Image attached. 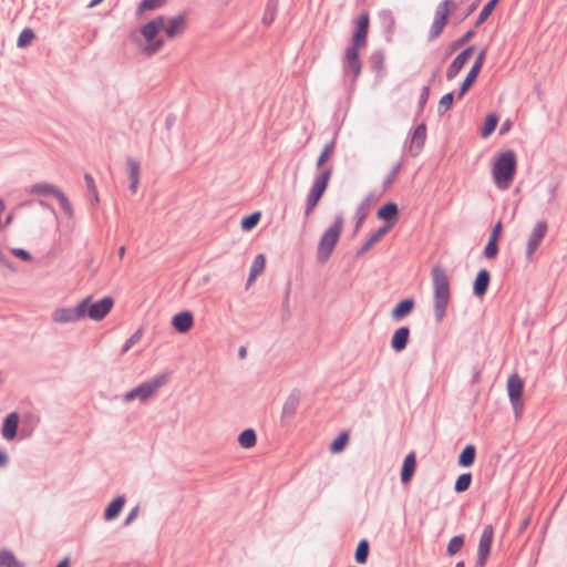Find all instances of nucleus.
Masks as SVG:
<instances>
[{"mask_svg":"<svg viewBox=\"0 0 567 567\" xmlns=\"http://www.w3.org/2000/svg\"><path fill=\"white\" fill-rule=\"evenodd\" d=\"M416 467L415 454L410 453L405 456L402 471H401V480L403 483H409L414 474Z\"/></svg>","mask_w":567,"mask_h":567,"instance_id":"obj_24","label":"nucleus"},{"mask_svg":"<svg viewBox=\"0 0 567 567\" xmlns=\"http://www.w3.org/2000/svg\"><path fill=\"white\" fill-rule=\"evenodd\" d=\"M369 30V14L362 13L355 23V31L352 37V43L350 47L364 49L367 47V37Z\"/></svg>","mask_w":567,"mask_h":567,"instance_id":"obj_13","label":"nucleus"},{"mask_svg":"<svg viewBox=\"0 0 567 567\" xmlns=\"http://www.w3.org/2000/svg\"><path fill=\"white\" fill-rule=\"evenodd\" d=\"M493 534H482L477 550V567H484L491 551Z\"/></svg>","mask_w":567,"mask_h":567,"instance_id":"obj_19","label":"nucleus"},{"mask_svg":"<svg viewBox=\"0 0 567 567\" xmlns=\"http://www.w3.org/2000/svg\"><path fill=\"white\" fill-rule=\"evenodd\" d=\"M426 140V127L424 124L419 125L414 132L411 140V144L409 151L412 156H417L422 151L424 143Z\"/></svg>","mask_w":567,"mask_h":567,"instance_id":"obj_17","label":"nucleus"},{"mask_svg":"<svg viewBox=\"0 0 567 567\" xmlns=\"http://www.w3.org/2000/svg\"><path fill=\"white\" fill-rule=\"evenodd\" d=\"M474 35V31H467L460 40H457L454 44L455 48L462 47Z\"/></svg>","mask_w":567,"mask_h":567,"instance_id":"obj_55","label":"nucleus"},{"mask_svg":"<svg viewBox=\"0 0 567 567\" xmlns=\"http://www.w3.org/2000/svg\"><path fill=\"white\" fill-rule=\"evenodd\" d=\"M82 310V318L92 321L103 320L113 309L114 300L112 297H104L94 301L92 297H86L79 301Z\"/></svg>","mask_w":567,"mask_h":567,"instance_id":"obj_5","label":"nucleus"},{"mask_svg":"<svg viewBox=\"0 0 567 567\" xmlns=\"http://www.w3.org/2000/svg\"><path fill=\"white\" fill-rule=\"evenodd\" d=\"M489 280H491L489 272L485 269L480 270L478 274L476 275L474 286H473L474 295L477 297H482L488 288Z\"/></svg>","mask_w":567,"mask_h":567,"instance_id":"obj_22","label":"nucleus"},{"mask_svg":"<svg viewBox=\"0 0 567 567\" xmlns=\"http://www.w3.org/2000/svg\"><path fill=\"white\" fill-rule=\"evenodd\" d=\"M0 567H24L9 550L0 551Z\"/></svg>","mask_w":567,"mask_h":567,"instance_id":"obj_35","label":"nucleus"},{"mask_svg":"<svg viewBox=\"0 0 567 567\" xmlns=\"http://www.w3.org/2000/svg\"><path fill=\"white\" fill-rule=\"evenodd\" d=\"M70 566V560L69 558H64L62 561L59 563V565L56 567H69Z\"/></svg>","mask_w":567,"mask_h":567,"instance_id":"obj_58","label":"nucleus"},{"mask_svg":"<svg viewBox=\"0 0 567 567\" xmlns=\"http://www.w3.org/2000/svg\"><path fill=\"white\" fill-rule=\"evenodd\" d=\"M414 308V301L412 299H404L400 301L392 310V318L394 320H401L412 312Z\"/></svg>","mask_w":567,"mask_h":567,"instance_id":"obj_25","label":"nucleus"},{"mask_svg":"<svg viewBox=\"0 0 567 567\" xmlns=\"http://www.w3.org/2000/svg\"><path fill=\"white\" fill-rule=\"evenodd\" d=\"M472 482V475L470 473H465L458 476L455 483V491L457 493H463L468 489Z\"/></svg>","mask_w":567,"mask_h":567,"instance_id":"obj_41","label":"nucleus"},{"mask_svg":"<svg viewBox=\"0 0 567 567\" xmlns=\"http://www.w3.org/2000/svg\"><path fill=\"white\" fill-rule=\"evenodd\" d=\"M7 462V455L0 452V466L4 465Z\"/></svg>","mask_w":567,"mask_h":567,"instance_id":"obj_59","label":"nucleus"},{"mask_svg":"<svg viewBox=\"0 0 567 567\" xmlns=\"http://www.w3.org/2000/svg\"><path fill=\"white\" fill-rule=\"evenodd\" d=\"M431 285L435 320L441 323L452 299L451 278L442 266L435 265L431 268Z\"/></svg>","mask_w":567,"mask_h":567,"instance_id":"obj_2","label":"nucleus"},{"mask_svg":"<svg viewBox=\"0 0 567 567\" xmlns=\"http://www.w3.org/2000/svg\"><path fill=\"white\" fill-rule=\"evenodd\" d=\"M463 544L464 539L462 536H454L449 543L447 553L450 555H455L463 547Z\"/></svg>","mask_w":567,"mask_h":567,"instance_id":"obj_44","label":"nucleus"},{"mask_svg":"<svg viewBox=\"0 0 567 567\" xmlns=\"http://www.w3.org/2000/svg\"><path fill=\"white\" fill-rule=\"evenodd\" d=\"M11 252H12L16 257H18V258H20V259H22V260H24V261H30V260H31V255H30V252H28V251H27V250H24V249H21V248H13V249H11Z\"/></svg>","mask_w":567,"mask_h":567,"instance_id":"obj_51","label":"nucleus"},{"mask_svg":"<svg viewBox=\"0 0 567 567\" xmlns=\"http://www.w3.org/2000/svg\"><path fill=\"white\" fill-rule=\"evenodd\" d=\"M398 215H399L398 205L392 202L381 206L377 213V217L381 220L386 221L385 226H390V229L396 223Z\"/></svg>","mask_w":567,"mask_h":567,"instance_id":"obj_15","label":"nucleus"},{"mask_svg":"<svg viewBox=\"0 0 567 567\" xmlns=\"http://www.w3.org/2000/svg\"><path fill=\"white\" fill-rule=\"evenodd\" d=\"M410 339V329L408 327H401L396 329L391 339V348L395 352L403 351Z\"/></svg>","mask_w":567,"mask_h":567,"instance_id":"obj_18","label":"nucleus"},{"mask_svg":"<svg viewBox=\"0 0 567 567\" xmlns=\"http://www.w3.org/2000/svg\"><path fill=\"white\" fill-rule=\"evenodd\" d=\"M517 169V157L514 151L507 150L497 153L491 163V172L495 186L506 190L514 182Z\"/></svg>","mask_w":567,"mask_h":567,"instance_id":"obj_3","label":"nucleus"},{"mask_svg":"<svg viewBox=\"0 0 567 567\" xmlns=\"http://www.w3.org/2000/svg\"><path fill=\"white\" fill-rule=\"evenodd\" d=\"M367 209L364 207H360L357 212V225H355V231H358L360 229V227L362 226L365 217H367Z\"/></svg>","mask_w":567,"mask_h":567,"instance_id":"obj_52","label":"nucleus"},{"mask_svg":"<svg viewBox=\"0 0 567 567\" xmlns=\"http://www.w3.org/2000/svg\"><path fill=\"white\" fill-rule=\"evenodd\" d=\"M126 169L131 179L130 189L135 194L140 183V163L134 158H128L126 161Z\"/></svg>","mask_w":567,"mask_h":567,"instance_id":"obj_23","label":"nucleus"},{"mask_svg":"<svg viewBox=\"0 0 567 567\" xmlns=\"http://www.w3.org/2000/svg\"><path fill=\"white\" fill-rule=\"evenodd\" d=\"M299 399L296 395L287 398L282 405L280 420L282 424H288L297 413Z\"/></svg>","mask_w":567,"mask_h":567,"instance_id":"obj_20","label":"nucleus"},{"mask_svg":"<svg viewBox=\"0 0 567 567\" xmlns=\"http://www.w3.org/2000/svg\"><path fill=\"white\" fill-rule=\"evenodd\" d=\"M34 37V32L31 29H24L18 38L17 45L25 48L33 41Z\"/></svg>","mask_w":567,"mask_h":567,"instance_id":"obj_43","label":"nucleus"},{"mask_svg":"<svg viewBox=\"0 0 567 567\" xmlns=\"http://www.w3.org/2000/svg\"><path fill=\"white\" fill-rule=\"evenodd\" d=\"M185 28L186 18L183 14L172 18L158 16L141 27L137 33L132 34V39L142 54L152 56L164 45L161 31H164L167 39H174L183 34Z\"/></svg>","mask_w":567,"mask_h":567,"instance_id":"obj_1","label":"nucleus"},{"mask_svg":"<svg viewBox=\"0 0 567 567\" xmlns=\"http://www.w3.org/2000/svg\"><path fill=\"white\" fill-rule=\"evenodd\" d=\"M485 54H486V50H485V49H483V50L478 53V55H477V58H476V60H475L474 64L472 65V68H476V70L481 71V69H482V66H483V64H484Z\"/></svg>","mask_w":567,"mask_h":567,"instance_id":"obj_54","label":"nucleus"},{"mask_svg":"<svg viewBox=\"0 0 567 567\" xmlns=\"http://www.w3.org/2000/svg\"><path fill=\"white\" fill-rule=\"evenodd\" d=\"M142 338V331L137 330L134 332L123 346L122 352L126 353L133 346H135Z\"/></svg>","mask_w":567,"mask_h":567,"instance_id":"obj_48","label":"nucleus"},{"mask_svg":"<svg viewBox=\"0 0 567 567\" xmlns=\"http://www.w3.org/2000/svg\"><path fill=\"white\" fill-rule=\"evenodd\" d=\"M456 3L454 0H444L435 10L433 22L429 30V40L436 39L444 30L449 17L455 11Z\"/></svg>","mask_w":567,"mask_h":567,"instance_id":"obj_6","label":"nucleus"},{"mask_svg":"<svg viewBox=\"0 0 567 567\" xmlns=\"http://www.w3.org/2000/svg\"><path fill=\"white\" fill-rule=\"evenodd\" d=\"M455 567H464V563L463 561H458Z\"/></svg>","mask_w":567,"mask_h":567,"instance_id":"obj_64","label":"nucleus"},{"mask_svg":"<svg viewBox=\"0 0 567 567\" xmlns=\"http://www.w3.org/2000/svg\"><path fill=\"white\" fill-rule=\"evenodd\" d=\"M343 229V217L341 215L336 216L333 224L322 234L317 249V258L320 262H326L336 245L339 241Z\"/></svg>","mask_w":567,"mask_h":567,"instance_id":"obj_4","label":"nucleus"},{"mask_svg":"<svg viewBox=\"0 0 567 567\" xmlns=\"http://www.w3.org/2000/svg\"><path fill=\"white\" fill-rule=\"evenodd\" d=\"M266 265V258L262 254L257 255L251 264L250 274L248 278V285L252 284L254 280L264 271Z\"/></svg>","mask_w":567,"mask_h":567,"instance_id":"obj_30","label":"nucleus"},{"mask_svg":"<svg viewBox=\"0 0 567 567\" xmlns=\"http://www.w3.org/2000/svg\"><path fill=\"white\" fill-rule=\"evenodd\" d=\"M502 228H503L502 223L501 221L496 223V225L494 226V228L489 235V239L498 241L499 236L502 234Z\"/></svg>","mask_w":567,"mask_h":567,"instance_id":"obj_53","label":"nucleus"},{"mask_svg":"<svg viewBox=\"0 0 567 567\" xmlns=\"http://www.w3.org/2000/svg\"><path fill=\"white\" fill-rule=\"evenodd\" d=\"M138 514V507L133 508L130 514L126 516L125 523L130 524L132 520H134L137 517Z\"/></svg>","mask_w":567,"mask_h":567,"instance_id":"obj_56","label":"nucleus"},{"mask_svg":"<svg viewBox=\"0 0 567 567\" xmlns=\"http://www.w3.org/2000/svg\"><path fill=\"white\" fill-rule=\"evenodd\" d=\"M257 436L252 429L243 431L238 436V443L244 449H251L256 445Z\"/></svg>","mask_w":567,"mask_h":567,"instance_id":"obj_32","label":"nucleus"},{"mask_svg":"<svg viewBox=\"0 0 567 567\" xmlns=\"http://www.w3.org/2000/svg\"><path fill=\"white\" fill-rule=\"evenodd\" d=\"M124 254H125V248H124V247H121V248L118 249V255H120V257H123V256H124Z\"/></svg>","mask_w":567,"mask_h":567,"instance_id":"obj_63","label":"nucleus"},{"mask_svg":"<svg viewBox=\"0 0 567 567\" xmlns=\"http://www.w3.org/2000/svg\"><path fill=\"white\" fill-rule=\"evenodd\" d=\"M499 0H489L482 9L481 13L478 14V18L475 22V27H480L481 24H483L486 19L492 14V12L494 11L496 4L498 3Z\"/></svg>","mask_w":567,"mask_h":567,"instance_id":"obj_36","label":"nucleus"},{"mask_svg":"<svg viewBox=\"0 0 567 567\" xmlns=\"http://www.w3.org/2000/svg\"><path fill=\"white\" fill-rule=\"evenodd\" d=\"M429 94H430V90H429V87H427V86H424V87L422 89V94H421V104H424V103L427 101V99H429Z\"/></svg>","mask_w":567,"mask_h":567,"instance_id":"obj_57","label":"nucleus"},{"mask_svg":"<svg viewBox=\"0 0 567 567\" xmlns=\"http://www.w3.org/2000/svg\"><path fill=\"white\" fill-rule=\"evenodd\" d=\"M29 194L31 195H43V196H54L59 203L64 214L68 217H73V207L69 202L68 197L54 185L49 183H38L30 187Z\"/></svg>","mask_w":567,"mask_h":567,"instance_id":"obj_7","label":"nucleus"},{"mask_svg":"<svg viewBox=\"0 0 567 567\" xmlns=\"http://www.w3.org/2000/svg\"><path fill=\"white\" fill-rule=\"evenodd\" d=\"M474 53V47H468L464 51H462L450 64L446 70L447 80L454 79L460 71L464 68V65L468 62Z\"/></svg>","mask_w":567,"mask_h":567,"instance_id":"obj_14","label":"nucleus"},{"mask_svg":"<svg viewBox=\"0 0 567 567\" xmlns=\"http://www.w3.org/2000/svg\"><path fill=\"white\" fill-rule=\"evenodd\" d=\"M84 179L91 195L95 196V203H99V194L93 177L90 174H85Z\"/></svg>","mask_w":567,"mask_h":567,"instance_id":"obj_50","label":"nucleus"},{"mask_svg":"<svg viewBox=\"0 0 567 567\" xmlns=\"http://www.w3.org/2000/svg\"><path fill=\"white\" fill-rule=\"evenodd\" d=\"M348 441H349V434L347 432L341 433L330 444V452L332 454L340 453L346 447Z\"/></svg>","mask_w":567,"mask_h":567,"instance_id":"obj_38","label":"nucleus"},{"mask_svg":"<svg viewBox=\"0 0 567 567\" xmlns=\"http://www.w3.org/2000/svg\"><path fill=\"white\" fill-rule=\"evenodd\" d=\"M453 101H454L453 93H446L445 95H443L439 102V112L444 113L447 110H450L451 106L453 105Z\"/></svg>","mask_w":567,"mask_h":567,"instance_id":"obj_46","label":"nucleus"},{"mask_svg":"<svg viewBox=\"0 0 567 567\" xmlns=\"http://www.w3.org/2000/svg\"><path fill=\"white\" fill-rule=\"evenodd\" d=\"M548 230V225L545 220L537 221L530 230L526 241V258L530 260L536 250L542 245Z\"/></svg>","mask_w":567,"mask_h":567,"instance_id":"obj_11","label":"nucleus"},{"mask_svg":"<svg viewBox=\"0 0 567 567\" xmlns=\"http://www.w3.org/2000/svg\"><path fill=\"white\" fill-rule=\"evenodd\" d=\"M331 176V169L323 171L315 181L310 192L315 193L316 195H319L322 197L323 193L327 189L329 179Z\"/></svg>","mask_w":567,"mask_h":567,"instance_id":"obj_28","label":"nucleus"},{"mask_svg":"<svg viewBox=\"0 0 567 567\" xmlns=\"http://www.w3.org/2000/svg\"><path fill=\"white\" fill-rule=\"evenodd\" d=\"M103 0H92L90 3H89V8H94L96 7L97 4H100Z\"/></svg>","mask_w":567,"mask_h":567,"instance_id":"obj_60","label":"nucleus"},{"mask_svg":"<svg viewBox=\"0 0 567 567\" xmlns=\"http://www.w3.org/2000/svg\"><path fill=\"white\" fill-rule=\"evenodd\" d=\"M481 71L476 70V68H471L470 72L467 73L465 80L463 81L460 92L457 94L458 99H462L465 93L471 89L475 80L477 79Z\"/></svg>","mask_w":567,"mask_h":567,"instance_id":"obj_33","label":"nucleus"},{"mask_svg":"<svg viewBox=\"0 0 567 567\" xmlns=\"http://www.w3.org/2000/svg\"><path fill=\"white\" fill-rule=\"evenodd\" d=\"M390 230V226H383L379 228L370 238L364 243V245L358 251V255H363L369 251L377 243H379L385 234Z\"/></svg>","mask_w":567,"mask_h":567,"instance_id":"obj_26","label":"nucleus"},{"mask_svg":"<svg viewBox=\"0 0 567 567\" xmlns=\"http://www.w3.org/2000/svg\"><path fill=\"white\" fill-rule=\"evenodd\" d=\"M320 196L309 192L306 200L305 216L309 217L320 200Z\"/></svg>","mask_w":567,"mask_h":567,"instance_id":"obj_42","label":"nucleus"},{"mask_svg":"<svg viewBox=\"0 0 567 567\" xmlns=\"http://www.w3.org/2000/svg\"><path fill=\"white\" fill-rule=\"evenodd\" d=\"M165 382V377H157L151 381L144 382L137 388L127 392L124 396V400L130 402L134 399H138L140 401L144 402L150 396H152Z\"/></svg>","mask_w":567,"mask_h":567,"instance_id":"obj_9","label":"nucleus"},{"mask_svg":"<svg viewBox=\"0 0 567 567\" xmlns=\"http://www.w3.org/2000/svg\"><path fill=\"white\" fill-rule=\"evenodd\" d=\"M331 176V169L323 171L315 181L310 192L315 193L316 195H319L322 197L323 193L327 189L329 179Z\"/></svg>","mask_w":567,"mask_h":567,"instance_id":"obj_27","label":"nucleus"},{"mask_svg":"<svg viewBox=\"0 0 567 567\" xmlns=\"http://www.w3.org/2000/svg\"><path fill=\"white\" fill-rule=\"evenodd\" d=\"M508 130H509V123H508V122H505V123L503 124V126H502L501 133H504V132H506V131H508Z\"/></svg>","mask_w":567,"mask_h":567,"instance_id":"obj_62","label":"nucleus"},{"mask_svg":"<svg viewBox=\"0 0 567 567\" xmlns=\"http://www.w3.org/2000/svg\"><path fill=\"white\" fill-rule=\"evenodd\" d=\"M497 252H498L497 241L488 239V243L484 249L485 257L488 259H493L496 257Z\"/></svg>","mask_w":567,"mask_h":567,"instance_id":"obj_47","label":"nucleus"},{"mask_svg":"<svg viewBox=\"0 0 567 567\" xmlns=\"http://www.w3.org/2000/svg\"><path fill=\"white\" fill-rule=\"evenodd\" d=\"M172 326L181 333L188 332L194 326V318L189 311L176 313L172 319Z\"/></svg>","mask_w":567,"mask_h":567,"instance_id":"obj_16","label":"nucleus"},{"mask_svg":"<svg viewBox=\"0 0 567 567\" xmlns=\"http://www.w3.org/2000/svg\"><path fill=\"white\" fill-rule=\"evenodd\" d=\"M261 214L259 212L252 213L241 219L240 226L245 231H249L257 226L260 220Z\"/></svg>","mask_w":567,"mask_h":567,"instance_id":"obj_37","label":"nucleus"},{"mask_svg":"<svg viewBox=\"0 0 567 567\" xmlns=\"http://www.w3.org/2000/svg\"><path fill=\"white\" fill-rule=\"evenodd\" d=\"M51 320L56 324H68L83 320L79 302L74 307L54 309L51 313Z\"/></svg>","mask_w":567,"mask_h":567,"instance_id":"obj_12","label":"nucleus"},{"mask_svg":"<svg viewBox=\"0 0 567 567\" xmlns=\"http://www.w3.org/2000/svg\"><path fill=\"white\" fill-rule=\"evenodd\" d=\"M497 123H498V117L495 114H488L484 122V127L482 130V136L483 137L489 136L494 132Z\"/></svg>","mask_w":567,"mask_h":567,"instance_id":"obj_39","label":"nucleus"},{"mask_svg":"<svg viewBox=\"0 0 567 567\" xmlns=\"http://www.w3.org/2000/svg\"><path fill=\"white\" fill-rule=\"evenodd\" d=\"M506 390H507L509 402L515 412V416L519 417V415L523 411V399H522L523 391H524L523 379L517 373L511 374L507 379Z\"/></svg>","mask_w":567,"mask_h":567,"instance_id":"obj_8","label":"nucleus"},{"mask_svg":"<svg viewBox=\"0 0 567 567\" xmlns=\"http://www.w3.org/2000/svg\"><path fill=\"white\" fill-rule=\"evenodd\" d=\"M369 555V543L368 540L363 539L359 543L357 550H355V560L359 564H364L368 559Z\"/></svg>","mask_w":567,"mask_h":567,"instance_id":"obj_40","label":"nucleus"},{"mask_svg":"<svg viewBox=\"0 0 567 567\" xmlns=\"http://www.w3.org/2000/svg\"><path fill=\"white\" fill-rule=\"evenodd\" d=\"M334 148L333 142L327 144L317 159V167L320 168L328 161Z\"/></svg>","mask_w":567,"mask_h":567,"instance_id":"obj_45","label":"nucleus"},{"mask_svg":"<svg viewBox=\"0 0 567 567\" xmlns=\"http://www.w3.org/2000/svg\"><path fill=\"white\" fill-rule=\"evenodd\" d=\"M246 353H247L246 348H245V347H241V348L239 349V357H240L241 359H244V358L246 357Z\"/></svg>","mask_w":567,"mask_h":567,"instance_id":"obj_61","label":"nucleus"},{"mask_svg":"<svg viewBox=\"0 0 567 567\" xmlns=\"http://www.w3.org/2000/svg\"><path fill=\"white\" fill-rule=\"evenodd\" d=\"M476 450L474 445H466L458 456V464L463 467L471 466L475 461Z\"/></svg>","mask_w":567,"mask_h":567,"instance_id":"obj_31","label":"nucleus"},{"mask_svg":"<svg viewBox=\"0 0 567 567\" xmlns=\"http://www.w3.org/2000/svg\"><path fill=\"white\" fill-rule=\"evenodd\" d=\"M167 0H143L136 10V14L141 16L146 11H154L162 8Z\"/></svg>","mask_w":567,"mask_h":567,"instance_id":"obj_34","label":"nucleus"},{"mask_svg":"<svg viewBox=\"0 0 567 567\" xmlns=\"http://www.w3.org/2000/svg\"><path fill=\"white\" fill-rule=\"evenodd\" d=\"M401 171V164L400 163H396L392 171L390 172V174L385 177L384 182H383V186L384 188H388L398 177L399 173Z\"/></svg>","mask_w":567,"mask_h":567,"instance_id":"obj_49","label":"nucleus"},{"mask_svg":"<svg viewBox=\"0 0 567 567\" xmlns=\"http://www.w3.org/2000/svg\"><path fill=\"white\" fill-rule=\"evenodd\" d=\"M360 50L355 47H348L344 51L342 60L343 74L351 81H355L361 73Z\"/></svg>","mask_w":567,"mask_h":567,"instance_id":"obj_10","label":"nucleus"},{"mask_svg":"<svg viewBox=\"0 0 567 567\" xmlns=\"http://www.w3.org/2000/svg\"><path fill=\"white\" fill-rule=\"evenodd\" d=\"M125 504V497L124 496H118L116 497L114 501H112L109 506L105 508L104 511V518L106 520H112L114 519L115 517L118 516V514L121 513L123 506Z\"/></svg>","mask_w":567,"mask_h":567,"instance_id":"obj_29","label":"nucleus"},{"mask_svg":"<svg viewBox=\"0 0 567 567\" xmlns=\"http://www.w3.org/2000/svg\"><path fill=\"white\" fill-rule=\"evenodd\" d=\"M19 424V415L16 412L10 413L2 426V435L6 440H12L17 435V429Z\"/></svg>","mask_w":567,"mask_h":567,"instance_id":"obj_21","label":"nucleus"}]
</instances>
